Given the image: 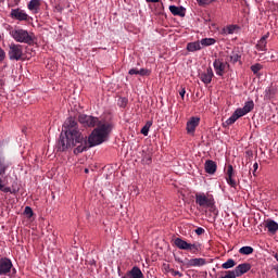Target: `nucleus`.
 Listing matches in <instances>:
<instances>
[{"instance_id": "nucleus-1", "label": "nucleus", "mask_w": 278, "mask_h": 278, "mask_svg": "<svg viewBox=\"0 0 278 278\" xmlns=\"http://www.w3.org/2000/svg\"><path fill=\"white\" fill-rule=\"evenodd\" d=\"M63 132L75 138L76 142H80V144L74 149V155H79V153L88 151V141L86 140V137H84V135H81L77 129V121H75V118L68 117L64 122Z\"/></svg>"}, {"instance_id": "nucleus-2", "label": "nucleus", "mask_w": 278, "mask_h": 278, "mask_svg": "<svg viewBox=\"0 0 278 278\" xmlns=\"http://www.w3.org/2000/svg\"><path fill=\"white\" fill-rule=\"evenodd\" d=\"M112 129H114V125L112 123H99L98 127L92 130L88 138L87 149L92 147H98V144H103L105 140H108V136L112 134Z\"/></svg>"}, {"instance_id": "nucleus-3", "label": "nucleus", "mask_w": 278, "mask_h": 278, "mask_svg": "<svg viewBox=\"0 0 278 278\" xmlns=\"http://www.w3.org/2000/svg\"><path fill=\"white\" fill-rule=\"evenodd\" d=\"M81 142H77L75 137L62 131L58 141V151H68V149H73V147H79Z\"/></svg>"}, {"instance_id": "nucleus-4", "label": "nucleus", "mask_w": 278, "mask_h": 278, "mask_svg": "<svg viewBox=\"0 0 278 278\" xmlns=\"http://www.w3.org/2000/svg\"><path fill=\"white\" fill-rule=\"evenodd\" d=\"M9 34L15 42H21L24 45H31L34 43V37L29 35V31L23 29V28H12L9 30Z\"/></svg>"}, {"instance_id": "nucleus-5", "label": "nucleus", "mask_w": 278, "mask_h": 278, "mask_svg": "<svg viewBox=\"0 0 278 278\" xmlns=\"http://www.w3.org/2000/svg\"><path fill=\"white\" fill-rule=\"evenodd\" d=\"M195 203L199 205V207H204L206 210H212L214 205H216L214 195L204 192L195 193Z\"/></svg>"}, {"instance_id": "nucleus-6", "label": "nucleus", "mask_w": 278, "mask_h": 278, "mask_svg": "<svg viewBox=\"0 0 278 278\" xmlns=\"http://www.w3.org/2000/svg\"><path fill=\"white\" fill-rule=\"evenodd\" d=\"M174 244L177 247V249H180V251H191L193 254H197L199 251H201L200 243H188L181 238H176L174 240Z\"/></svg>"}, {"instance_id": "nucleus-7", "label": "nucleus", "mask_w": 278, "mask_h": 278, "mask_svg": "<svg viewBox=\"0 0 278 278\" xmlns=\"http://www.w3.org/2000/svg\"><path fill=\"white\" fill-rule=\"evenodd\" d=\"M8 55L9 60H15L16 62H18V60L23 59V46L12 42L9 46Z\"/></svg>"}, {"instance_id": "nucleus-8", "label": "nucleus", "mask_w": 278, "mask_h": 278, "mask_svg": "<svg viewBox=\"0 0 278 278\" xmlns=\"http://www.w3.org/2000/svg\"><path fill=\"white\" fill-rule=\"evenodd\" d=\"M78 121L84 127H97V125L99 127V123H102L98 117L86 114L79 115Z\"/></svg>"}, {"instance_id": "nucleus-9", "label": "nucleus", "mask_w": 278, "mask_h": 278, "mask_svg": "<svg viewBox=\"0 0 278 278\" xmlns=\"http://www.w3.org/2000/svg\"><path fill=\"white\" fill-rule=\"evenodd\" d=\"M227 66H229V63L223 62V59H215V61L213 62V67L218 77H223L225 75V70L227 68Z\"/></svg>"}, {"instance_id": "nucleus-10", "label": "nucleus", "mask_w": 278, "mask_h": 278, "mask_svg": "<svg viewBox=\"0 0 278 278\" xmlns=\"http://www.w3.org/2000/svg\"><path fill=\"white\" fill-rule=\"evenodd\" d=\"M12 260L8 257L0 258V275H8L13 268Z\"/></svg>"}, {"instance_id": "nucleus-11", "label": "nucleus", "mask_w": 278, "mask_h": 278, "mask_svg": "<svg viewBox=\"0 0 278 278\" xmlns=\"http://www.w3.org/2000/svg\"><path fill=\"white\" fill-rule=\"evenodd\" d=\"M10 16H11V18H14L15 21H27V18H29V15L18 8L12 9Z\"/></svg>"}, {"instance_id": "nucleus-12", "label": "nucleus", "mask_w": 278, "mask_h": 278, "mask_svg": "<svg viewBox=\"0 0 278 278\" xmlns=\"http://www.w3.org/2000/svg\"><path fill=\"white\" fill-rule=\"evenodd\" d=\"M254 108H255V103L253 102V100H250V101L244 103L243 108L237 109V112L241 116H247V114H249V112H253Z\"/></svg>"}, {"instance_id": "nucleus-13", "label": "nucleus", "mask_w": 278, "mask_h": 278, "mask_svg": "<svg viewBox=\"0 0 278 278\" xmlns=\"http://www.w3.org/2000/svg\"><path fill=\"white\" fill-rule=\"evenodd\" d=\"M226 181L231 188H237L238 182L236 181V179H233V165H228Z\"/></svg>"}, {"instance_id": "nucleus-14", "label": "nucleus", "mask_w": 278, "mask_h": 278, "mask_svg": "<svg viewBox=\"0 0 278 278\" xmlns=\"http://www.w3.org/2000/svg\"><path fill=\"white\" fill-rule=\"evenodd\" d=\"M122 278H144V274L138 266H134L131 270L127 271Z\"/></svg>"}, {"instance_id": "nucleus-15", "label": "nucleus", "mask_w": 278, "mask_h": 278, "mask_svg": "<svg viewBox=\"0 0 278 278\" xmlns=\"http://www.w3.org/2000/svg\"><path fill=\"white\" fill-rule=\"evenodd\" d=\"M200 122H201V118L191 117L190 121L187 122V132L194 134V131H197V127H199Z\"/></svg>"}, {"instance_id": "nucleus-16", "label": "nucleus", "mask_w": 278, "mask_h": 278, "mask_svg": "<svg viewBox=\"0 0 278 278\" xmlns=\"http://www.w3.org/2000/svg\"><path fill=\"white\" fill-rule=\"evenodd\" d=\"M233 270L237 277H242V275H245V273H249V270H251V264L249 263L239 264Z\"/></svg>"}, {"instance_id": "nucleus-17", "label": "nucleus", "mask_w": 278, "mask_h": 278, "mask_svg": "<svg viewBox=\"0 0 278 278\" xmlns=\"http://www.w3.org/2000/svg\"><path fill=\"white\" fill-rule=\"evenodd\" d=\"M270 34L267 33L266 35H264L256 43V50L257 51H263L266 52L268 51V49L266 48V45H268V38H269Z\"/></svg>"}, {"instance_id": "nucleus-18", "label": "nucleus", "mask_w": 278, "mask_h": 278, "mask_svg": "<svg viewBox=\"0 0 278 278\" xmlns=\"http://www.w3.org/2000/svg\"><path fill=\"white\" fill-rule=\"evenodd\" d=\"M213 77H214V71H212V67H208L206 72L200 75L201 81H203V84H206V85L212 84Z\"/></svg>"}, {"instance_id": "nucleus-19", "label": "nucleus", "mask_w": 278, "mask_h": 278, "mask_svg": "<svg viewBox=\"0 0 278 278\" xmlns=\"http://www.w3.org/2000/svg\"><path fill=\"white\" fill-rule=\"evenodd\" d=\"M169 12L174 16H180L181 18H184V16H186V8H184V7L169 5Z\"/></svg>"}, {"instance_id": "nucleus-20", "label": "nucleus", "mask_w": 278, "mask_h": 278, "mask_svg": "<svg viewBox=\"0 0 278 278\" xmlns=\"http://www.w3.org/2000/svg\"><path fill=\"white\" fill-rule=\"evenodd\" d=\"M217 168H218V166L216 165V162H214L212 160H207L204 164L205 173H207L208 175H214V173H216Z\"/></svg>"}, {"instance_id": "nucleus-21", "label": "nucleus", "mask_w": 278, "mask_h": 278, "mask_svg": "<svg viewBox=\"0 0 278 278\" xmlns=\"http://www.w3.org/2000/svg\"><path fill=\"white\" fill-rule=\"evenodd\" d=\"M205 264H207L205 258H191L187 262L189 267L205 266Z\"/></svg>"}, {"instance_id": "nucleus-22", "label": "nucleus", "mask_w": 278, "mask_h": 278, "mask_svg": "<svg viewBox=\"0 0 278 278\" xmlns=\"http://www.w3.org/2000/svg\"><path fill=\"white\" fill-rule=\"evenodd\" d=\"M201 41H193L187 45V51L194 53V51H201Z\"/></svg>"}, {"instance_id": "nucleus-23", "label": "nucleus", "mask_w": 278, "mask_h": 278, "mask_svg": "<svg viewBox=\"0 0 278 278\" xmlns=\"http://www.w3.org/2000/svg\"><path fill=\"white\" fill-rule=\"evenodd\" d=\"M275 94H277L276 87L270 86L265 89V99H267L268 101H270V99H275Z\"/></svg>"}, {"instance_id": "nucleus-24", "label": "nucleus", "mask_w": 278, "mask_h": 278, "mask_svg": "<svg viewBox=\"0 0 278 278\" xmlns=\"http://www.w3.org/2000/svg\"><path fill=\"white\" fill-rule=\"evenodd\" d=\"M238 118H242V115L236 110L233 114L226 121V125H233Z\"/></svg>"}, {"instance_id": "nucleus-25", "label": "nucleus", "mask_w": 278, "mask_h": 278, "mask_svg": "<svg viewBox=\"0 0 278 278\" xmlns=\"http://www.w3.org/2000/svg\"><path fill=\"white\" fill-rule=\"evenodd\" d=\"M266 227L270 233H275L278 231V224L275 220L267 222Z\"/></svg>"}, {"instance_id": "nucleus-26", "label": "nucleus", "mask_w": 278, "mask_h": 278, "mask_svg": "<svg viewBox=\"0 0 278 278\" xmlns=\"http://www.w3.org/2000/svg\"><path fill=\"white\" fill-rule=\"evenodd\" d=\"M40 9V0H30L28 3V10H30L31 12H34V10L36 12H38V10Z\"/></svg>"}, {"instance_id": "nucleus-27", "label": "nucleus", "mask_w": 278, "mask_h": 278, "mask_svg": "<svg viewBox=\"0 0 278 278\" xmlns=\"http://www.w3.org/2000/svg\"><path fill=\"white\" fill-rule=\"evenodd\" d=\"M202 47H212V45H216V39L214 38H203L200 41Z\"/></svg>"}, {"instance_id": "nucleus-28", "label": "nucleus", "mask_w": 278, "mask_h": 278, "mask_svg": "<svg viewBox=\"0 0 278 278\" xmlns=\"http://www.w3.org/2000/svg\"><path fill=\"white\" fill-rule=\"evenodd\" d=\"M242 55H240L237 51H232L229 55V62L232 64H236L237 62H240Z\"/></svg>"}, {"instance_id": "nucleus-29", "label": "nucleus", "mask_w": 278, "mask_h": 278, "mask_svg": "<svg viewBox=\"0 0 278 278\" xmlns=\"http://www.w3.org/2000/svg\"><path fill=\"white\" fill-rule=\"evenodd\" d=\"M141 162H142V164H146L149 166V164H151V162H153V157L151 156V154L143 152Z\"/></svg>"}, {"instance_id": "nucleus-30", "label": "nucleus", "mask_w": 278, "mask_h": 278, "mask_svg": "<svg viewBox=\"0 0 278 278\" xmlns=\"http://www.w3.org/2000/svg\"><path fill=\"white\" fill-rule=\"evenodd\" d=\"M239 253L241 255H251V253H253V248L249 245L242 247L241 249H239Z\"/></svg>"}, {"instance_id": "nucleus-31", "label": "nucleus", "mask_w": 278, "mask_h": 278, "mask_svg": "<svg viewBox=\"0 0 278 278\" xmlns=\"http://www.w3.org/2000/svg\"><path fill=\"white\" fill-rule=\"evenodd\" d=\"M233 266H236V261H233V258H229L222 265V268H224L225 270H229V268H233Z\"/></svg>"}, {"instance_id": "nucleus-32", "label": "nucleus", "mask_w": 278, "mask_h": 278, "mask_svg": "<svg viewBox=\"0 0 278 278\" xmlns=\"http://www.w3.org/2000/svg\"><path fill=\"white\" fill-rule=\"evenodd\" d=\"M152 125H153V122H147L146 125L141 128V134L143 136H149V129H151Z\"/></svg>"}, {"instance_id": "nucleus-33", "label": "nucleus", "mask_w": 278, "mask_h": 278, "mask_svg": "<svg viewBox=\"0 0 278 278\" xmlns=\"http://www.w3.org/2000/svg\"><path fill=\"white\" fill-rule=\"evenodd\" d=\"M197 3L201 8H205V5H212V3H216V0H197Z\"/></svg>"}, {"instance_id": "nucleus-34", "label": "nucleus", "mask_w": 278, "mask_h": 278, "mask_svg": "<svg viewBox=\"0 0 278 278\" xmlns=\"http://www.w3.org/2000/svg\"><path fill=\"white\" fill-rule=\"evenodd\" d=\"M261 68H262V64H260V63H256L251 66V71H252V73H254V75H257L260 73Z\"/></svg>"}, {"instance_id": "nucleus-35", "label": "nucleus", "mask_w": 278, "mask_h": 278, "mask_svg": "<svg viewBox=\"0 0 278 278\" xmlns=\"http://www.w3.org/2000/svg\"><path fill=\"white\" fill-rule=\"evenodd\" d=\"M127 103H129V100L127 98H119L118 99L119 108H127Z\"/></svg>"}, {"instance_id": "nucleus-36", "label": "nucleus", "mask_w": 278, "mask_h": 278, "mask_svg": "<svg viewBox=\"0 0 278 278\" xmlns=\"http://www.w3.org/2000/svg\"><path fill=\"white\" fill-rule=\"evenodd\" d=\"M139 75L141 77H149V75H151V72L148 68H140L139 70Z\"/></svg>"}, {"instance_id": "nucleus-37", "label": "nucleus", "mask_w": 278, "mask_h": 278, "mask_svg": "<svg viewBox=\"0 0 278 278\" xmlns=\"http://www.w3.org/2000/svg\"><path fill=\"white\" fill-rule=\"evenodd\" d=\"M24 214L28 216V218H31V216H34V210H31L30 206H26L24 210Z\"/></svg>"}, {"instance_id": "nucleus-38", "label": "nucleus", "mask_w": 278, "mask_h": 278, "mask_svg": "<svg viewBox=\"0 0 278 278\" xmlns=\"http://www.w3.org/2000/svg\"><path fill=\"white\" fill-rule=\"evenodd\" d=\"M169 273H172L173 277H184V274H181V271L179 270H175V269H169Z\"/></svg>"}, {"instance_id": "nucleus-39", "label": "nucleus", "mask_w": 278, "mask_h": 278, "mask_svg": "<svg viewBox=\"0 0 278 278\" xmlns=\"http://www.w3.org/2000/svg\"><path fill=\"white\" fill-rule=\"evenodd\" d=\"M236 28H237L236 25L227 26V34H233L236 31Z\"/></svg>"}, {"instance_id": "nucleus-40", "label": "nucleus", "mask_w": 278, "mask_h": 278, "mask_svg": "<svg viewBox=\"0 0 278 278\" xmlns=\"http://www.w3.org/2000/svg\"><path fill=\"white\" fill-rule=\"evenodd\" d=\"M5 60V50L0 48V62H3Z\"/></svg>"}, {"instance_id": "nucleus-41", "label": "nucleus", "mask_w": 278, "mask_h": 278, "mask_svg": "<svg viewBox=\"0 0 278 278\" xmlns=\"http://www.w3.org/2000/svg\"><path fill=\"white\" fill-rule=\"evenodd\" d=\"M195 233L197 236H203V233H205V229H203L202 227H199L195 229Z\"/></svg>"}, {"instance_id": "nucleus-42", "label": "nucleus", "mask_w": 278, "mask_h": 278, "mask_svg": "<svg viewBox=\"0 0 278 278\" xmlns=\"http://www.w3.org/2000/svg\"><path fill=\"white\" fill-rule=\"evenodd\" d=\"M130 75H139V70L138 68H131L128 72Z\"/></svg>"}, {"instance_id": "nucleus-43", "label": "nucleus", "mask_w": 278, "mask_h": 278, "mask_svg": "<svg viewBox=\"0 0 278 278\" xmlns=\"http://www.w3.org/2000/svg\"><path fill=\"white\" fill-rule=\"evenodd\" d=\"M181 99H184V97H186V89H181L179 92Z\"/></svg>"}, {"instance_id": "nucleus-44", "label": "nucleus", "mask_w": 278, "mask_h": 278, "mask_svg": "<svg viewBox=\"0 0 278 278\" xmlns=\"http://www.w3.org/2000/svg\"><path fill=\"white\" fill-rule=\"evenodd\" d=\"M253 168H254L253 175H255V170L260 168V165L257 163H254Z\"/></svg>"}, {"instance_id": "nucleus-45", "label": "nucleus", "mask_w": 278, "mask_h": 278, "mask_svg": "<svg viewBox=\"0 0 278 278\" xmlns=\"http://www.w3.org/2000/svg\"><path fill=\"white\" fill-rule=\"evenodd\" d=\"M147 3H160V0H146Z\"/></svg>"}, {"instance_id": "nucleus-46", "label": "nucleus", "mask_w": 278, "mask_h": 278, "mask_svg": "<svg viewBox=\"0 0 278 278\" xmlns=\"http://www.w3.org/2000/svg\"><path fill=\"white\" fill-rule=\"evenodd\" d=\"M273 270H276V276H277V278H278V264L277 265H275V266H273V268H271Z\"/></svg>"}, {"instance_id": "nucleus-47", "label": "nucleus", "mask_w": 278, "mask_h": 278, "mask_svg": "<svg viewBox=\"0 0 278 278\" xmlns=\"http://www.w3.org/2000/svg\"><path fill=\"white\" fill-rule=\"evenodd\" d=\"M13 275H16V268H11Z\"/></svg>"}, {"instance_id": "nucleus-48", "label": "nucleus", "mask_w": 278, "mask_h": 278, "mask_svg": "<svg viewBox=\"0 0 278 278\" xmlns=\"http://www.w3.org/2000/svg\"><path fill=\"white\" fill-rule=\"evenodd\" d=\"M85 173H87V174H88V173H90V170H89L88 168H85Z\"/></svg>"}, {"instance_id": "nucleus-49", "label": "nucleus", "mask_w": 278, "mask_h": 278, "mask_svg": "<svg viewBox=\"0 0 278 278\" xmlns=\"http://www.w3.org/2000/svg\"><path fill=\"white\" fill-rule=\"evenodd\" d=\"M3 1H5V0H0V3H3Z\"/></svg>"}]
</instances>
